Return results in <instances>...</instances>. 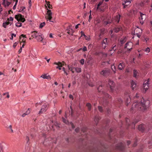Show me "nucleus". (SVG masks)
<instances>
[{
    "instance_id": "864d4df0",
    "label": "nucleus",
    "mask_w": 152,
    "mask_h": 152,
    "mask_svg": "<svg viewBox=\"0 0 152 152\" xmlns=\"http://www.w3.org/2000/svg\"><path fill=\"white\" fill-rule=\"evenodd\" d=\"M79 130H80V129L79 128H76L75 129V131L76 132H79Z\"/></svg>"
},
{
    "instance_id": "f8f14e48",
    "label": "nucleus",
    "mask_w": 152,
    "mask_h": 152,
    "mask_svg": "<svg viewBox=\"0 0 152 152\" xmlns=\"http://www.w3.org/2000/svg\"><path fill=\"white\" fill-rule=\"evenodd\" d=\"M35 38L39 42H42L43 43V45H45L46 43V42H43L42 40L43 39V38L39 35H35Z\"/></svg>"
},
{
    "instance_id": "4c0bfd02",
    "label": "nucleus",
    "mask_w": 152,
    "mask_h": 152,
    "mask_svg": "<svg viewBox=\"0 0 152 152\" xmlns=\"http://www.w3.org/2000/svg\"><path fill=\"white\" fill-rule=\"evenodd\" d=\"M102 85L100 86L98 88V91L99 92H101V90H102Z\"/></svg>"
},
{
    "instance_id": "f704fd0d",
    "label": "nucleus",
    "mask_w": 152,
    "mask_h": 152,
    "mask_svg": "<svg viewBox=\"0 0 152 152\" xmlns=\"http://www.w3.org/2000/svg\"><path fill=\"white\" fill-rule=\"evenodd\" d=\"M34 33V34L32 35L31 37H34L35 38V35H36L37 34H36V33H37V32H36V31H32L31 32V33H32V34L33 33Z\"/></svg>"
},
{
    "instance_id": "0eeeda50",
    "label": "nucleus",
    "mask_w": 152,
    "mask_h": 152,
    "mask_svg": "<svg viewBox=\"0 0 152 152\" xmlns=\"http://www.w3.org/2000/svg\"><path fill=\"white\" fill-rule=\"evenodd\" d=\"M149 80L148 79L146 81H145L143 83V87L144 88V90H145L144 91V92H146L147 90H148V85L149 84Z\"/></svg>"
},
{
    "instance_id": "a18cd8bd",
    "label": "nucleus",
    "mask_w": 152,
    "mask_h": 152,
    "mask_svg": "<svg viewBox=\"0 0 152 152\" xmlns=\"http://www.w3.org/2000/svg\"><path fill=\"white\" fill-rule=\"evenodd\" d=\"M80 63L82 65H83L84 63V59H82L80 61Z\"/></svg>"
},
{
    "instance_id": "412c9836",
    "label": "nucleus",
    "mask_w": 152,
    "mask_h": 152,
    "mask_svg": "<svg viewBox=\"0 0 152 152\" xmlns=\"http://www.w3.org/2000/svg\"><path fill=\"white\" fill-rule=\"evenodd\" d=\"M124 67V64L123 63L120 64L118 66V68L120 70H121L123 69Z\"/></svg>"
},
{
    "instance_id": "7ed1b4c3",
    "label": "nucleus",
    "mask_w": 152,
    "mask_h": 152,
    "mask_svg": "<svg viewBox=\"0 0 152 152\" xmlns=\"http://www.w3.org/2000/svg\"><path fill=\"white\" fill-rule=\"evenodd\" d=\"M138 129L139 131L143 132L144 130L148 131L150 128L145 125L140 124L138 126Z\"/></svg>"
},
{
    "instance_id": "c03bdc74",
    "label": "nucleus",
    "mask_w": 152,
    "mask_h": 152,
    "mask_svg": "<svg viewBox=\"0 0 152 152\" xmlns=\"http://www.w3.org/2000/svg\"><path fill=\"white\" fill-rule=\"evenodd\" d=\"M139 120L138 119L135 120L132 123L134 124H135L136 123H137L138 121Z\"/></svg>"
},
{
    "instance_id": "c756f323",
    "label": "nucleus",
    "mask_w": 152,
    "mask_h": 152,
    "mask_svg": "<svg viewBox=\"0 0 152 152\" xmlns=\"http://www.w3.org/2000/svg\"><path fill=\"white\" fill-rule=\"evenodd\" d=\"M111 69L114 72V73H115L116 68L114 65H113L111 66Z\"/></svg>"
},
{
    "instance_id": "39448f33",
    "label": "nucleus",
    "mask_w": 152,
    "mask_h": 152,
    "mask_svg": "<svg viewBox=\"0 0 152 152\" xmlns=\"http://www.w3.org/2000/svg\"><path fill=\"white\" fill-rule=\"evenodd\" d=\"M15 18L19 21H21L24 22L26 20L24 18L22 17V16L20 14H18V15H15Z\"/></svg>"
},
{
    "instance_id": "4468645a",
    "label": "nucleus",
    "mask_w": 152,
    "mask_h": 152,
    "mask_svg": "<svg viewBox=\"0 0 152 152\" xmlns=\"http://www.w3.org/2000/svg\"><path fill=\"white\" fill-rule=\"evenodd\" d=\"M131 1L129 0H126L124 1V2L122 4L124 5V8H125L126 7H127L131 3Z\"/></svg>"
},
{
    "instance_id": "3c124183",
    "label": "nucleus",
    "mask_w": 152,
    "mask_h": 152,
    "mask_svg": "<svg viewBox=\"0 0 152 152\" xmlns=\"http://www.w3.org/2000/svg\"><path fill=\"white\" fill-rule=\"evenodd\" d=\"M18 44V42H15L13 45V47L15 48L16 46H17V45Z\"/></svg>"
},
{
    "instance_id": "69168bd1",
    "label": "nucleus",
    "mask_w": 152,
    "mask_h": 152,
    "mask_svg": "<svg viewBox=\"0 0 152 152\" xmlns=\"http://www.w3.org/2000/svg\"><path fill=\"white\" fill-rule=\"evenodd\" d=\"M7 98H9L10 97V96L8 92H7Z\"/></svg>"
},
{
    "instance_id": "423d86ee",
    "label": "nucleus",
    "mask_w": 152,
    "mask_h": 152,
    "mask_svg": "<svg viewBox=\"0 0 152 152\" xmlns=\"http://www.w3.org/2000/svg\"><path fill=\"white\" fill-rule=\"evenodd\" d=\"M133 44L132 42H127L125 45L124 48H126L129 51H131L132 48Z\"/></svg>"
},
{
    "instance_id": "7c9ffc66",
    "label": "nucleus",
    "mask_w": 152,
    "mask_h": 152,
    "mask_svg": "<svg viewBox=\"0 0 152 152\" xmlns=\"http://www.w3.org/2000/svg\"><path fill=\"white\" fill-rule=\"evenodd\" d=\"M22 23H21L18 22L16 23L15 26L18 27H20L22 26Z\"/></svg>"
},
{
    "instance_id": "0e129e2a",
    "label": "nucleus",
    "mask_w": 152,
    "mask_h": 152,
    "mask_svg": "<svg viewBox=\"0 0 152 152\" xmlns=\"http://www.w3.org/2000/svg\"><path fill=\"white\" fill-rule=\"evenodd\" d=\"M22 48L20 47V49L18 51L19 53H21V52L22 51Z\"/></svg>"
},
{
    "instance_id": "e2e57ef3",
    "label": "nucleus",
    "mask_w": 152,
    "mask_h": 152,
    "mask_svg": "<svg viewBox=\"0 0 152 152\" xmlns=\"http://www.w3.org/2000/svg\"><path fill=\"white\" fill-rule=\"evenodd\" d=\"M107 54L106 53H103V56L105 57H106L107 56Z\"/></svg>"
},
{
    "instance_id": "ea45409f",
    "label": "nucleus",
    "mask_w": 152,
    "mask_h": 152,
    "mask_svg": "<svg viewBox=\"0 0 152 152\" xmlns=\"http://www.w3.org/2000/svg\"><path fill=\"white\" fill-rule=\"evenodd\" d=\"M60 124L59 123H58L57 122H55V125L57 127H58V128H59V126L60 125Z\"/></svg>"
},
{
    "instance_id": "473e14b6",
    "label": "nucleus",
    "mask_w": 152,
    "mask_h": 152,
    "mask_svg": "<svg viewBox=\"0 0 152 152\" xmlns=\"http://www.w3.org/2000/svg\"><path fill=\"white\" fill-rule=\"evenodd\" d=\"M98 109L99 110L100 112H102L103 111V109L102 108V107L100 106H98Z\"/></svg>"
},
{
    "instance_id": "338daca9",
    "label": "nucleus",
    "mask_w": 152,
    "mask_h": 152,
    "mask_svg": "<svg viewBox=\"0 0 152 152\" xmlns=\"http://www.w3.org/2000/svg\"><path fill=\"white\" fill-rule=\"evenodd\" d=\"M126 122L127 124H129V123H128V122L129 121V119L127 118H126Z\"/></svg>"
},
{
    "instance_id": "f03ea898",
    "label": "nucleus",
    "mask_w": 152,
    "mask_h": 152,
    "mask_svg": "<svg viewBox=\"0 0 152 152\" xmlns=\"http://www.w3.org/2000/svg\"><path fill=\"white\" fill-rule=\"evenodd\" d=\"M47 9V11L46 14V15L45 16V19L47 20V21H48V20H49V21L50 22H53L51 20L52 18V13L51 10H49L48 9Z\"/></svg>"
},
{
    "instance_id": "a878e982",
    "label": "nucleus",
    "mask_w": 152,
    "mask_h": 152,
    "mask_svg": "<svg viewBox=\"0 0 152 152\" xmlns=\"http://www.w3.org/2000/svg\"><path fill=\"white\" fill-rule=\"evenodd\" d=\"M10 4V3L9 2H8V1L6 0L5 1V4H2L5 7L6 6H8Z\"/></svg>"
},
{
    "instance_id": "9b49d317",
    "label": "nucleus",
    "mask_w": 152,
    "mask_h": 152,
    "mask_svg": "<svg viewBox=\"0 0 152 152\" xmlns=\"http://www.w3.org/2000/svg\"><path fill=\"white\" fill-rule=\"evenodd\" d=\"M67 31V33L69 35H72L74 33V31L71 28V26H69L67 28L66 30Z\"/></svg>"
},
{
    "instance_id": "a19ab883",
    "label": "nucleus",
    "mask_w": 152,
    "mask_h": 152,
    "mask_svg": "<svg viewBox=\"0 0 152 152\" xmlns=\"http://www.w3.org/2000/svg\"><path fill=\"white\" fill-rule=\"evenodd\" d=\"M25 8L24 7H21L20 9L19 10V12H21L23 11L24 10Z\"/></svg>"
},
{
    "instance_id": "c9c22d12",
    "label": "nucleus",
    "mask_w": 152,
    "mask_h": 152,
    "mask_svg": "<svg viewBox=\"0 0 152 152\" xmlns=\"http://www.w3.org/2000/svg\"><path fill=\"white\" fill-rule=\"evenodd\" d=\"M13 20V18L12 17H10V18H8L7 19V20L8 21H12Z\"/></svg>"
},
{
    "instance_id": "6e6552de",
    "label": "nucleus",
    "mask_w": 152,
    "mask_h": 152,
    "mask_svg": "<svg viewBox=\"0 0 152 152\" xmlns=\"http://www.w3.org/2000/svg\"><path fill=\"white\" fill-rule=\"evenodd\" d=\"M108 84L110 90L113 91L114 89L115 83L113 81L109 80H108Z\"/></svg>"
},
{
    "instance_id": "cd10ccee",
    "label": "nucleus",
    "mask_w": 152,
    "mask_h": 152,
    "mask_svg": "<svg viewBox=\"0 0 152 152\" xmlns=\"http://www.w3.org/2000/svg\"><path fill=\"white\" fill-rule=\"evenodd\" d=\"M126 41V37H124V39H121L120 40V42L121 44H124Z\"/></svg>"
},
{
    "instance_id": "bf43d9fd",
    "label": "nucleus",
    "mask_w": 152,
    "mask_h": 152,
    "mask_svg": "<svg viewBox=\"0 0 152 152\" xmlns=\"http://www.w3.org/2000/svg\"><path fill=\"white\" fill-rule=\"evenodd\" d=\"M26 140H27V142H28L29 140V138L28 137L26 136Z\"/></svg>"
},
{
    "instance_id": "a211bd4d",
    "label": "nucleus",
    "mask_w": 152,
    "mask_h": 152,
    "mask_svg": "<svg viewBox=\"0 0 152 152\" xmlns=\"http://www.w3.org/2000/svg\"><path fill=\"white\" fill-rule=\"evenodd\" d=\"M130 98L129 95H128L125 99V103L126 106H128L129 103L130 102Z\"/></svg>"
},
{
    "instance_id": "393cba45",
    "label": "nucleus",
    "mask_w": 152,
    "mask_h": 152,
    "mask_svg": "<svg viewBox=\"0 0 152 152\" xmlns=\"http://www.w3.org/2000/svg\"><path fill=\"white\" fill-rule=\"evenodd\" d=\"M10 24V23H9V21H7L4 23H3L2 26H3L5 28H6L7 26L8 25Z\"/></svg>"
},
{
    "instance_id": "c85d7f7f",
    "label": "nucleus",
    "mask_w": 152,
    "mask_h": 152,
    "mask_svg": "<svg viewBox=\"0 0 152 152\" xmlns=\"http://www.w3.org/2000/svg\"><path fill=\"white\" fill-rule=\"evenodd\" d=\"M99 116H96L94 119V121L96 124H97L99 120Z\"/></svg>"
},
{
    "instance_id": "37998d69",
    "label": "nucleus",
    "mask_w": 152,
    "mask_h": 152,
    "mask_svg": "<svg viewBox=\"0 0 152 152\" xmlns=\"http://www.w3.org/2000/svg\"><path fill=\"white\" fill-rule=\"evenodd\" d=\"M133 73H134V76L135 77H136L137 75V71H136L135 70H133Z\"/></svg>"
},
{
    "instance_id": "f257e3e1",
    "label": "nucleus",
    "mask_w": 152,
    "mask_h": 152,
    "mask_svg": "<svg viewBox=\"0 0 152 152\" xmlns=\"http://www.w3.org/2000/svg\"><path fill=\"white\" fill-rule=\"evenodd\" d=\"M150 102L148 100H144L143 99L141 101V103L135 102L132 105V109L134 107L137 108L138 109H140L142 110H145L147 109L149 106Z\"/></svg>"
},
{
    "instance_id": "bb28decb",
    "label": "nucleus",
    "mask_w": 152,
    "mask_h": 152,
    "mask_svg": "<svg viewBox=\"0 0 152 152\" xmlns=\"http://www.w3.org/2000/svg\"><path fill=\"white\" fill-rule=\"evenodd\" d=\"M86 106L88 107V110H90L91 109V105L89 103H88L86 104Z\"/></svg>"
},
{
    "instance_id": "052dcab7",
    "label": "nucleus",
    "mask_w": 152,
    "mask_h": 152,
    "mask_svg": "<svg viewBox=\"0 0 152 152\" xmlns=\"http://www.w3.org/2000/svg\"><path fill=\"white\" fill-rule=\"evenodd\" d=\"M47 5L48 6V8H52L51 7H52V6L51 5H50V4H47Z\"/></svg>"
},
{
    "instance_id": "6ab92c4d",
    "label": "nucleus",
    "mask_w": 152,
    "mask_h": 152,
    "mask_svg": "<svg viewBox=\"0 0 152 152\" xmlns=\"http://www.w3.org/2000/svg\"><path fill=\"white\" fill-rule=\"evenodd\" d=\"M131 86L132 89L133 90L134 88L136 87V83L133 80H132L131 82Z\"/></svg>"
},
{
    "instance_id": "de8ad7c7",
    "label": "nucleus",
    "mask_w": 152,
    "mask_h": 152,
    "mask_svg": "<svg viewBox=\"0 0 152 152\" xmlns=\"http://www.w3.org/2000/svg\"><path fill=\"white\" fill-rule=\"evenodd\" d=\"M9 128L10 129L11 131V132L12 133H13V130H12V126L11 125H10L9 126Z\"/></svg>"
},
{
    "instance_id": "b1692460",
    "label": "nucleus",
    "mask_w": 152,
    "mask_h": 152,
    "mask_svg": "<svg viewBox=\"0 0 152 152\" xmlns=\"http://www.w3.org/2000/svg\"><path fill=\"white\" fill-rule=\"evenodd\" d=\"M73 68H74L76 72L77 73L80 72H81V69L80 68H75L73 67Z\"/></svg>"
},
{
    "instance_id": "72a5a7b5",
    "label": "nucleus",
    "mask_w": 152,
    "mask_h": 152,
    "mask_svg": "<svg viewBox=\"0 0 152 152\" xmlns=\"http://www.w3.org/2000/svg\"><path fill=\"white\" fill-rule=\"evenodd\" d=\"M45 22H43L42 23H41L40 24V26H39V28H42L43 26H45Z\"/></svg>"
},
{
    "instance_id": "8fccbe9b",
    "label": "nucleus",
    "mask_w": 152,
    "mask_h": 152,
    "mask_svg": "<svg viewBox=\"0 0 152 152\" xmlns=\"http://www.w3.org/2000/svg\"><path fill=\"white\" fill-rule=\"evenodd\" d=\"M83 51H86L87 50V48L85 46L84 47L83 49Z\"/></svg>"
},
{
    "instance_id": "2eb2a0df",
    "label": "nucleus",
    "mask_w": 152,
    "mask_h": 152,
    "mask_svg": "<svg viewBox=\"0 0 152 152\" xmlns=\"http://www.w3.org/2000/svg\"><path fill=\"white\" fill-rule=\"evenodd\" d=\"M64 61H62V62H55L54 63V64L58 66H59L58 68V69L60 70L61 69V67H62L64 65Z\"/></svg>"
},
{
    "instance_id": "6e6d98bb",
    "label": "nucleus",
    "mask_w": 152,
    "mask_h": 152,
    "mask_svg": "<svg viewBox=\"0 0 152 152\" xmlns=\"http://www.w3.org/2000/svg\"><path fill=\"white\" fill-rule=\"evenodd\" d=\"M70 124L72 126V128L74 129L75 128V126L73 124L72 122H70Z\"/></svg>"
},
{
    "instance_id": "20e7f679",
    "label": "nucleus",
    "mask_w": 152,
    "mask_h": 152,
    "mask_svg": "<svg viewBox=\"0 0 152 152\" xmlns=\"http://www.w3.org/2000/svg\"><path fill=\"white\" fill-rule=\"evenodd\" d=\"M110 73V71L109 69H103L100 72L101 75L107 77L109 76Z\"/></svg>"
},
{
    "instance_id": "e433bc0d",
    "label": "nucleus",
    "mask_w": 152,
    "mask_h": 152,
    "mask_svg": "<svg viewBox=\"0 0 152 152\" xmlns=\"http://www.w3.org/2000/svg\"><path fill=\"white\" fill-rule=\"evenodd\" d=\"M103 1H104V0H103L102 1H100L99 3V4H98L97 5V9H98L99 8V7L100 5H101L102 4Z\"/></svg>"
},
{
    "instance_id": "f3484780",
    "label": "nucleus",
    "mask_w": 152,
    "mask_h": 152,
    "mask_svg": "<svg viewBox=\"0 0 152 152\" xmlns=\"http://www.w3.org/2000/svg\"><path fill=\"white\" fill-rule=\"evenodd\" d=\"M124 146L122 143H121L119 145H117L116 148L120 151H122L124 148Z\"/></svg>"
},
{
    "instance_id": "ddd939ff",
    "label": "nucleus",
    "mask_w": 152,
    "mask_h": 152,
    "mask_svg": "<svg viewBox=\"0 0 152 152\" xmlns=\"http://www.w3.org/2000/svg\"><path fill=\"white\" fill-rule=\"evenodd\" d=\"M107 39L106 38L102 42V46L104 49H105L106 47L108 45V42L107 41Z\"/></svg>"
},
{
    "instance_id": "680f3d73",
    "label": "nucleus",
    "mask_w": 152,
    "mask_h": 152,
    "mask_svg": "<svg viewBox=\"0 0 152 152\" xmlns=\"http://www.w3.org/2000/svg\"><path fill=\"white\" fill-rule=\"evenodd\" d=\"M81 34L82 36H83L85 37H86V35L85 34L83 33V32L82 31H81Z\"/></svg>"
},
{
    "instance_id": "dca6fc26",
    "label": "nucleus",
    "mask_w": 152,
    "mask_h": 152,
    "mask_svg": "<svg viewBox=\"0 0 152 152\" xmlns=\"http://www.w3.org/2000/svg\"><path fill=\"white\" fill-rule=\"evenodd\" d=\"M112 21V19L111 18H108L107 20L106 21H103V24L105 25H107L108 24L111 23Z\"/></svg>"
},
{
    "instance_id": "58836bf2",
    "label": "nucleus",
    "mask_w": 152,
    "mask_h": 152,
    "mask_svg": "<svg viewBox=\"0 0 152 152\" xmlns=\"http://www.w3.org/2000/svg\"><path fill=\"white\" fill-rule=\"evenodd\" d=\"M62 121H63V122L64 123H65L66 124L68 123V121H67L66 120L64 117H62Z\"/></svg>"
},
{
    "instance_id": "774afa93",
    "label": "nucleus",
    "mask_w": 152,
    "mask_h": 152,
    "mask_svg": "<svg viewBox=\"0 0 152 152\" xmlns=\"http://www.w3.org/2000/svg\"><path fill=\"white\" fill-rule=\"evenodd\" d=\"M139 97V94H138V93H137L136 94V96H135V97L136 98H138Z\"/></svg>"
},
{
    "instance_id": "1a4fd4ad",
    "label": "nucleus",
    "mask_w": 152,
    "mask_h": 152,
    "mask_svg": "<svg viewBox=\"0 0 152 152\" xmlns=\"http://www.w3.org/2000/svg\"><path fill=\"white\" fill-rule=\"evenodd\" d=\"M146 18V15L145 14L140 13V20L141 23L142 24L143 23L144 21Z\"/></svg>"
},
{
    "instance_id": "49530a36",
    "label": "nucleus",
    "mask_w": 152,
    "mask_h": 152,
    "mask_svg": "<svg viewBox=\"0 0 152 152\" xmlns=\"http://www.w3.org/2000/svg\"><path fill=\"white\" fill-rule=\"evenodd\" d=\"M30 110L29 108H28L27 111H26V112L25 113L26 114H27V115L29 114L30 113Z\"/></svg>"
},
{
    "instance_id": "5701e85b",
    "label": "nucleus",
    "mask_w": 152,
    "mask_h": 152,
    "mask_svg": "<svg viewBox=\"0 0 152 152\" xmlns=\"http://www.w3.org/2000/svg\"><path fill=\"white\" fill-rule=\"evenodd\" d=\"M41 77L43 78L44 79H50V76L49 75H42L41 76Z\"/></svg>"
},
{
    "instance_id": "603ef678",
    "label": "nucleus",
    "mask_w": 152,
    "mask_h": 152,
    "mask_svg": "<svg viewBox=\"0 0 152 152\" xmlns=\"http://www.w3.org/2000/svg\"><path fill=\"white\" fill-rule=\"evenodd\" d=\"M13 36H14L15 37L16 35V34H12L11 35V37L10 38L11 40L13 39Z\"/></svg>"
},
{
    "instance_id": "5fc2aeb1",
    "label": "nucleus",
    "mask_w": 152,
    "mask_h": 152,
    "mask_svg": "<svg viewBox=\"0 0 152 152\" xmlns=\"http://www.w3.org/2000/svg\"><path fill=\"white\" fill-rule=\"evenodd\" d=\"M28 3L30 7L31 6V0H29Z\"/></svg>"
},
{
    "instance_id": "4be33fe9",
    "label": "nucleus",
    "mask_w": 152,
    "mask_h": 152,
    "mask_svg": "<svg viewBox=\"0 0 152 152\" xmlns=\"http://www.w3.org/2000/svg\"><path fill=\"white\" fill-rule=\"evenodd\" d=\"M121 27H115L113 29L114 31L116 33L118 32L120 30H121Z\"/></svg>"
},
{
    "instance_id": "4d7b16f0",
    "label": "nucleus",
    "mask_w": 152,
    "mask_h": 152,
    "mask_svg": "<svg viewBox=\"0 0 152 152\" xmlns=\"http://www.w3.org/2000/svg\"><path fill=\"white\" fill-rule=\"evenodd\" d=\"M69 97L70 99H72V100H73V96L72 95L70 94Z\"/></svg>"
},
{
    "instance_id": "9d476101",
    "label": "nucleus",
    "mask_w": 152,
    "mask_h": 152,
    "mask_svg": "<svg viewBox=\"0 0 152 152\" xmlns=\"http://www.w3.org/2000/svg\"><path fill=\"white\" fill-rule=\"evenodd\" d=\"M47 109V104H44L43 105L41 108V110L39 112V114H40L45 112Z\"/></svg>"
},
{
    "instance_id": "aec40b11",
    "label": "nucleus",
    "mask_w": 152,
    "mask_h": 152,
    "mask_svg": "<svg viewBox=\"0 0 152 152\" xmlns=\"http://www.w3.org/2000/svg\"><path fill=\"white\" fill-rule=\"evenodd\" d=\"M139 30L140 31L139 32V33L136 32L137 30V29H135L134 32V34L136 35L139 38H140V37L141 35L140 34L142 32V30H141L140 29Z\"/></svg>"
},
{
    "instance_id": "2f4dec72",
    "label": "nucleus",
    "mask_w": 152,
    "mask_h": 152,
    "mask_svg": "<svg viewBox=\"0 0 152 152\" xmlns=\"http://www.w3.org/2000/svg\"><path fill=\"white\" fill-rule=\"evenodd\" d=\"M115 46H116V45H114L113 46V47H112V49L111 50H110L109 51H113V52L115 50H116V48H115Z\"/></svg>"
},
{
    "instance_id": "13d9d810",
    "label": "nucleus",
    "mask_w": 152,
    "mask_h": 152,
    "mask_svg": "<svg viewBox=\"0 0 152 152\" xmlns=\"http://www.w3.org/2000/svg\"><path fill=\"white\" fill-rule=\"evenodd\" d=\"M137 141H135L134 142V144L133 145V147H135V146H136L137 145Z\"/></svg>"
},
{
    "instance_id": "09e8293b",
    "label": "nucleus",
    "mask_w": 152,
    "mask_h": 152,
    "mask_svg": "<svg viewBox=\"0 0 152 152\" xmlns=\"http://www.w3.org/2000/svg\"><path fill=\"white\" fill-rule=\"evenodd\" d=\"M104 94L105 95L106 97H109L110 95H108L107 94L104 92Z\"/></svg>"
},
{
    "instance_id": "79ce46f5",
    "label": "nucleus",
    "mask_w": 152,
    "mask_h": 152,
    "mask_svg": "<svg viewBox=\"0 0 152 152\" xmlns=\"http://www.w3.org/2000/svg\"><path fill=\"white\" fill-rule=\"evenodd\" d=\"M145 51L146 52L149 53L150 51V48L148 47L146 48L145 50Z\"/></svg>"
}]
</instances>
